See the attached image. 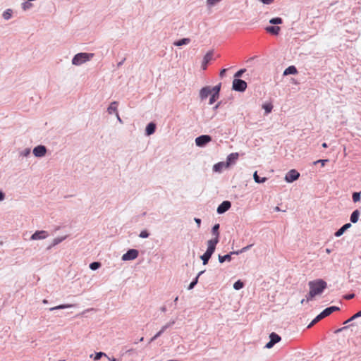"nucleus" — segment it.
Masks as SVG:
<instances>
[{"instance_id": "5", "label": "nucleus", "mask_w": 361, "mask_h": 361, "mask_svg": "<svg viewBox=\"0 0 361 361\" xmlns=\"http://www.w3.org/2000/svg\"><path fill=\"white\" fill-rule=\"evenodd\" d=\"M138 251L135 249H130L126 253L123 255L121 259L123 261H129L136 259L138 256Z\"/></svg>"}, {"instance_id": "31", "label": "nucleus", "mask_w": 361, "mask_h": 361, "mask_svg": "<svg viewBox=\"0 0 361 361\" xmlns=\"http://www.w3.org/2000/svg\"><path fill=\"white\" fill-rule=\"evenodd\" d=\"M262 109H264L265 114H268L272 111L273 105L270 103H266L262 104Z\"/></svg>"}, {"instance_id": "30", "label": "nucleus", "mask_w": 361, "mask_h": 361, "mask_svg": "<svg viewBox=\"0 0 361 361\" xmlns=\"http://www.w3.org/2000/svg\"><path fill=\"white\" fill-rule=\"evenodd\" d=\"M253 178L255 181L257 183H264L267 180V178H259V176L257 175V172L255 171L253 174Z\"/></svg>"}, {"instance_id": "22", "label": "nucleus", "mask_w": 361, "mask_h": 361, "mask_svg": "<svg viewBox=\"0 0 361 361\" xmlns=\"http://www.w3.org/2000/svg\"><path fill=\"white\" fill-rule=\"evenodd\" d=\"M360 216V212L359 210L356 209L350 215V221L353 224H355L357 222Z\"/></svg>"}, {"instance_id": "33", "label": "nucleus", "mask_w": 361, "mask_h": 361, "mask_svg": "<svg viewBox=\"0 0 361 361\" xmlns=\"http://www.w3.org/2000/svg\"><path fill=\"white\" fill-rule=\"evenodd\" d=\"M30 148H25L19 152V154L21 157H26L30 155Z\"/></svg>"}, {"instance_id": "59", "label": "nucleus", "mask_w": 361, "mask_h": 361, "mask_svg": "<svg viewBox=\"0 0 361 361\" xmlns=\"http://www.w3.org/2000/svg\"><path fill=\"white\" fill-rule=\"evenodd\" d=\"M204 272V270L203 271H201L198 273L197 276H196V278L199 279V277L203 274V273Z\"/></svg>"}, {"instance_id": "27", "label": "nucleus", "mask_w": 361, "mask_h": 361, "mask_svg": "<svg viewBox=\"0 0 361 361\" xmlns=\"http://www.w3.org/2000/svg\"><path fill=\"white\" fill-rule=\"evenodd\" d=\"M269 338L270 341H271L274 345L281 341V337L274 332L269 335Z\"/></svg>"}, {"instance_id": "46", "label": "nucleus", "mask_w": 361, "mask_h": 361, "mask_svg": "<svg viewBox=\"0 0 361 361\" xmlns=\"http://www.w3.org/2000/svg\"><path fill=\"white\" fill-rule=\"evenodd\" d=\"M163 334V332L161 331V330H160L159 332H157L149 341V343L154 341L155 339H157L158 337H159L161 334Z\"/></svg>"}, {"instance_id": "15", "label": "nucleus", "mask_w": 361, "mask_h": 361, "mask_svg": "<svg viewBox=\"0 0 361 361\" xmlns=\"http://www.w3.org/2000/svg\"><path fill=\"white\" fill-rule=\"evenodd\" d=\"M155 130H156L155 123H154L152 122L149 123L146 127L145 133L147 135H151L155 132Z\"/></svg>"}, {"instance_id": "29", "label": "nucleus", "mask_w": 361, "mask_h": 361, "mask_svg": "<svg viewBox=\"0 0 361 361\" xmlns=\"http://www.w3.org/2000/svg\"><path fill=\"white\" fill-rule=\"evenodd\" d=\"M73 306H74L73 305H70V304L60 305H58V306L49 308V311H54L55 310H61V309L70 308V307H72Z\"/></svg>"}, {"instance_id": "32", "label": "nucleus", "mask_w": 361, "mask_h": 361, "mask_svg": "<svg viewBox=\"0 0 361 361\" xmlns=\"http://www.w3.org/2000/svg\"><path fill=\"white\" fill-rule=\"evenodd\" d=\"M211 257H212L211 255H209L205 252L200 257V259L202 260V263L204 265H206L208 263Z\"/></svg>"}, {"instance_id": "57", "label": "nucleus", "mask_w": 361, "mask_h": 361, "mask_svg": "<svg viewBox=\"0 0 361 361\" xmlns=\"http://www.w3.org/2000/svg\"><path fill=\"white\" fill-rule=\"evenodd\" d=\"M355 319H353V316H352L350 319H348V320H346V321L344 322V324H348V323H349V322H352V321H353V320H355Z\"/></svg>"}, {"instance_id": "25", "label": "nucleus", "mask_w": 361, "mask_h": 361, "mask_svg": "<svg viewBox=\"0 0 361 361\" xmlns=\"http://www.w3.org/2000/svg\"><path fill=\"white\" fill-rule=\"evenodd\" d=\"M267 31L273 35H278L280 27L278 26H270L266 28Z\"/></svg>"}, {"instance_id": "53", "label": "nucleus", "mask_w": 361, "mask_h": 361, "mask_svg": "<svg viewBox=\"0 0 361 361\" xmlns=\"http://www.w3.org/2000/svg\"><path fill=\"white\" fill-rule=\"evenodd\" d=\"M5 199V193L0 190V202L4 201Z\"/></svg>"}, {"instance_id": "11", "label": "nucleus", "mask_w": 361, "mask_h": 361, "mask_svg": "<svg viewBox=\"0 0 361 361\" xmlns=\"http://www.w3.org/2000/svg\"><path fill=\"white\" fill-rule=\"evenodd\" d=\"M212 59V52L209 51L207 52L205 56L203 58L202 62V68L203 70H205L207 68L208 63Z\"/></svg>"}, {"instance_id": "62", "label": "nucleus", "mask_w": 361, "mask_h": 361, "mask_svg": "<svg viewBox=\"0 0 361 361\" xmlns=\"http://www.w3.org/2000/svg\"><path fill=\"white\" fill-rule=\"evenodd\" d=\"M322 147H324V148H326L328 146H327V144L326 142H324L322 144Z\"/></svg>"}, {"instance_id": "3", "label": "nucleus", "mask_w": 361, "mask_h": 361, "mask_svg": "<svg viewBox=\"0 0 361 361\" xmlns=\"http://www.w3.org/2000/svg\"><path fill=\"white\" fill-rule=\"evenodd\" d=\"M247 88V82L241 79L235 78L233 81V89L235 91L243 92Z\"/></svg>"}, {"instance_id": "41", "label": "nucleus", "mask_w": 361, "mask_h": 361, "mask_svg": "<svg viewBox=\"0 0 361 361\" xmlns=\"http://www.w3.org/2000/svg\"><path fill=\"white\" fill-rule=\"evenodd\" d=\"M149 233L146 230L142 231L139 235V236L142 238H147L149 237Z\"/></svg>"}, {"instance_id": "44", "label": "nucleus", "mask_w": 361, "mask_h": 361, "mask_svg": "<svg viewBox=\"0 0 361 361\" xmlns=\"http://www.w3.org/2000/svg\"><path fill=\"white\" fill-rule=\"evenodd\" d=\"M328 161H329V159H319L317 161H314L313 164H317L320 163V164H322V166H324L325 165V164Z\"/></svg>"}, {"instance_id": "18", "label": "nucleus", "mask_w": 361, "mask_h": 361, "mask_svg": "<svg viewBox=\"0 0 361 361\" xmlns=\"http://www.w3.org/2000/svg\"><path fill=\"white\" fill-rule=\"evenodd\" d=\"M117 106H118V102H111L109 106L107 109V112L109 114H112L114 113H115L116 114V112H118V111H117Z\"/></svg>"}, {"instance_id": "63", "label": "nucleus", "mask_w": 361, "mask_h": 361, "mask_svg": "<svg viewBox=\"0 0 361 361\" xmlns=\"http://www.w3.org/2000/svg\"><path fill=\"white\" fill-rule=\"evenodd\" d=\"M274 210L276 211V212H279V211H280V208L279 207H276L274 208Z\"/></svg>"}, {"instance_id": "60", "label": "nucleus", "mask_w": 361, "mask_h": 361, "mask_svg": "<svg viewBox=\"0 0 361 361\" xmlns=\"http://www.w3.org/2000/svg\"><path fill=\"white\" fill-rule=\"evenodd\" d=\"M204 272V270L203 271H201L198 273L197 276H196V278L199 279V277L203 274V273Z\"/></svg>"}, {"instance_id": "40", "label": "nucleus", "mask_w": 361, "mask_h": 361, "mask_svg": "<svg viewBox=\"0 0 361 361\" xmlns=\"http://www.w3.org/2000/svg\"><path fill=\"white\" fill-rule=\"evenodd\" d=\"M360 200V193L355 192L353 194V200L354 202H357Z\"/></svg>"}, {"instance_id": "47", "label": "nucleus", "mask_w": 361, "mask_h": 361, "mask_svg": "<svg viewBox=\"0 0 361 361\" xmlns=\"http://www.w3.org/2000/svg\"><path fill=\"white\" fill-rule=\"evenodd\" d=\"M218 98H219V96L213 94L209 99V104H212Z\"/></svg>"}, {"instance_id": "21", "label": "nucleus", "mask_w": 361, "mask_h": 361, "mask_svg": "<svg viewBox=\"0 0 361 361\" xmlns=\"http://www.w3.org/2000/svg\"><path fill=\"white\" fill-rule=\"evenodd\" d=\"M190 42V39L189 38H183L180 40L176 41L173 42L174 46L180 47L183 45H186L189 44Z\"/></svg>"}, {"instance_id": "45", "label": "nucleus", "mask_w": 361, "mask_h": 361, "mask_svg": "<svg viewBox=\"0 0 361 361\" xmlns=\"http://www.w3.org/2000/svg\"><path fill=\"white\" fill-rule=\"evenodd\" d=\"M245 72V69H240L235 73V78H238Z\"/></svg>"}, {"instance_id": "36", "label": "nucleus", "mask_w": 361, "mask_h": 361, "mask_svg": "<svg viewBox=\"0 0 361 361\" xmlns=\"http://www.w3.org/2000/svg\"><path fill=\"white\" fill-rule=\"evenodd\" d=\"M212 90V92H214L213 94L217 95V96H219V92H220V90H221V83H219V85L214 86V87L211 88Z\"/></svg>"}, {"instance_id": "24", "label": "nucleus", "mask_w": 361, "mask_h": 361, "mask_svg": "<svg viewBox=\"0 0 361 361\" xmlns=\"http://www.w3.org/2000/svg\"><path fill=\"white\" fill-rule=\"evenodd\" d=\"M66 236L63 237H58L53 240L52 243L49 246L48 249L51 248L52 247H54L55 245L59 244L62 241H63L66 239Z\"/></svg>"}, {"instance_id": "43", "label": "nucleus", "mask_w": 361, "mask_h": 361, "mask_svg": "<svg viewBox=\"0 0 361 361\" xmlns=\"http://www.w3.org/2000/svg\"><path fill=\"white\" fill-rule=\"evenodd\" d=\"M197 282H198V279L195 277V279L190 283L188 289V290L192 289L195 287V286L197 283Z\"/></svg>"}, {"instance_id": "28", "label": "nucleus", "mask_w": 361, "mask_h": 361, "mask_svg": "<svg viewBox=\"0 0 361 361\" xmlns=\"http://www.w3.org/2000/svg\"><path fill=\"white\" fill-rule=\"evenodd\" d=\"M12 14H13V11L11 9L8 8V9H6L5 11H4V13L2 14V17L4 18V20H8L10 18H11Z\"/></svg>"}, {"instance_id": "2", "label": "nucleus", "mask_w": 361, "mask_h": 361, "mask_svg": "<svg viewBox=\"0 0 361 361\" xmlns=\"http://www.w3.org/2000/svg\"><path fill=\"white\" fill-rule=\"evenodd\" d=\"M94 56L92 53H78L74 56L72 59V63L75 66H80L88 61Z\"/></svg>"}, {"instance_id": "7", "label": "nucleus", "mask_w": 361, "mask_h": 361, "mask_svg": "<svg viewBox=\"0 0 361 361\" xmlns=\"http://www.w3.org/2000/svg\"><path fill=\"white\" fill-rule=\"evenodd\" d=\"M300 176V173L295 169L289 171L285 176V180L288 183H292L296 180Z\"/></svg>"}, {"instance_id": "52", "label": "nucleus", "mask_w": 361, "mask_h": 361, "mask_svg": "<svg viewBox=\"0 0 361 361\" xmlns=\"http://www.w3.org/2000/svg\"><path fill=\"white\" fill-rule=\"evenodd\" d=\"M359 317H361V310L355 313L354 315H353V319H357Z\"/></svg>"}, {"instance_id": "64", "label": "nucleus", "mask_w": 361, "mask_h": 361, "mask_svg": "<svg viewBox=\"0 0 361 361\" xmlns=\"http://www.w3.org/2000/svg\"><path fill=\"white\" fill-rule=\"evenodd\" d=\"M219 103H218V104H217L214 107V109H218V108H219Z\"/></svg>"}, {"instance_id": "14", "label": "nucleus", "mask_w": 361, "mask_h": 361, "mask_svg": "<svg viewBox=\"0 0 361 361\" xmlns=\"http://www.w3.org/2000/svg\"><path fill=\"white\" fill-rule=\"evenodd\" d=\"M352 226L351 224L347 223L344 224L341 228H339L336 233L335 236L336 237H340L341 236L343 233L348 228H350Z\"/></svg>"}, {"instance_id": "54", "label": "nucleus", "mask_w": 361, "mask_h": 361, "mask_svg": "<svg viewBox=\"0 0 361 361\" xmlns=\"http://www.w3.org/2000/svg\"><path fill=\"white\" fill-rule=\"evenodd\" d=\"M194 220L196 222L197 227L200 228L201 224V219L198 218H195Z\"/></svg>"}, {"instance_id": "20", "label": "nucleus", "mask_w": 361, "mask_h": 361, "mask_svg": "<svg viewBox=\"0 0 361 361\" xmlns=\"http://www.w3.org/2000/svg\"><path fill=\"white\" fill-rule=\"evenodd\" d=\"M235 255V253H232L231 252L229 254H227L226 255L221 256L219 255V261L220 263H224L226 261L230 262L231 260V255Z\"/></svg>"}, {"instance_id": "17", "label": "nucleus", "mask_w": 361, "mask_h": 361, "mask_svg": "<svg viewBox=\"0 0 361 361\" xmlns=\"http://www.w3.org/2000/svg\"><path fill=\"white\" fill-rule=\"evenodd\" d=\"M227 167L228 166L225 162H219L214 165L213 170L215 172H221L223 170V169L227 168Z\"/></svg>"}, {"instance_id": "9", "label": "nucleus", "mask_w": 361, "mask_h": 361, "mask_svg": "<svg viewBox=\"0 0 361 361\" xmlns=\"http://www.w3.org/2000/svg\"><path fill=\"white\" fill-rule=\"evenodd\" d=\"M32 152L36 157H43L47 153V148L44 145H38L33 149Z\"/></svg>"}, {"instance_id": "1", "label": "nucleus", "mask_w": 361, "mask_h": 361, "mask_svg": "<svg viewBox=\"0 0 361 361\" xmlns=\"http://www.w3.org/2000/svg\"><path fill=\"white\" fill-rule=\"evenodd\" d=\"M312 296H316L323 293L326 288L327 283L322 279L311 281L308 283Z\"/></svg>"}, {"instance_id": "50", "label": "nucleus", "mask_w": 361, "mask_h": 361, "mask_svg": "<svg viewBox=\"0 0 361 361\" xmlns=\"http://www.w3.org/2000/svg\"><path fill=\"white\" fill-rule=\"evenodd\" d=\"M319 320L317 319V317H315L312 321V322L308 325V328H310L311 326H312L314 324H315L317 322H318Z\"/></svg>"}, {"instance_id": "23", "label": "nucleus", "mask_w": 361, "mask_h": 361, "mask_svg": "<svg viewBox=\"0 0 361 361\" xmlns=\"http://www.w3.org/2000/svg\"><path fill=\"white\" fill-rule=\"evenodd\" d=\"M297 69L294 66H290L285 69L283 72L284 75H288L290 74H295L297 73Z\"/></svg>"}, {"instance_id": "8", "label": "nucleus", "mask_w": 361, "mask_h": 361, "mask_svg": "<svg viewBox=\"0 0 361 361\" xmlns=\"http://www.w3.org/2000/svg\"><path fill=\"white\" fill-rule=\"evenodd\" d=\"M49 235L46 231H37L30 237L32 240H43L47 238Z\"/></svg>"}, {"instance_id": "34", "label": "nucleus", "mask_w": 361, "mask_h": 361, "mask_svg": "<svg viewBox=\"0 0 361 361\" xmlns=\"http://www.w3.org/2000/svg\"><path fill=\"white\" fill-rule=\"evenodd\" d=\"M243 286H244V284L240 280L237 281L233 284V288L235 290H240V289L243 288Z\"/></svg>"}, {"instance_id": "49", "label": "nucleus", "mask_w": 361, "mask_h": 361, "mask_svg": "<svg viewBox=\"0 0 361 361\" xmlns=\"http://www.w3.org/2000/svg\"><path fill=\"white\" fill-rule=\"evenodd\" d=\"M274 345V343L271 341H269L265 345L267 348H271Z\"/></svg>"}, {"instance_id": "58", "label": "nucleus", "mask_w": 361, "mask_h": 361, "mask_svg": "<svg viewBox=\"0 0 361 361\" xmlns=\"http://www.w3.org/2000/svg\"><path fill=\"white\" fill-rule=\"evenodd\" d=\"M116 117H117V119L118 121L120 122V123H122V120L121 118H120L119 115H118V113L116 112Z\"/></svg>"}, {"instance_id": "37", "label": "nucleus", "mask_w": 361, "mask_h": 361, "mask_svg": "<svg viewBox=\"0 0 361 361\" xmlns=\"http://www.w3.org/2000/svg\"><path fill=\"white\" fill-rule=\"evenodd\" d=\"M252 246V245H249L246 247H244L243 248H242L241 250H238V251H233L232 253H235V255H239L240 253H243L247 250H248Z\"/></svg>"}, {"instance_id": "61", "label": "nucleus", "mask_w": 361, "mask_h": 361, "mask_svg": "<svg viewBox=\"0 0 361 361\" xmlns=\"http://www.w3.org/2000/svg\"><path fill=\"white\" fill-rule=\"evenodd\" d=\"M109 360V361H119L118 360L114 358V357H112V358H110V357H108Z\"/></svg>"}, {"instance_id": "6", "label": "nucleus", "mask_w": 361, "mask_h": 361, "mask_svg": "<svg viewBox=\"0 0 361 361\" xmlns=\"http://www.w3.org/2000/svg\"><path fill=\"white\" fill-rule=\"evenodd\" d=\"M219 243V240H216V238H214L212 239H210L207 241V249L205 252V253L212 255L213 253L215 251L216 245Z\"/></svg>"}, {"instance_id": "39", "label": "nucleus", "mask_w": 361, "mask_h": 361, "mask_svg": "<svg viewBox=\"0 0 361 361\" xmlns=\"http://www.w3.org/2000/svg\"><path fill=\"white\" fill-rule=\"evenodd\" d=\"M174 324H175V321L174 320L171 321L169 323L166 324L165 325H164L161 327V331L164 333L168 328L171 327Z\"/></svg>"}, {"instance_id": "56", "label": "nucleus", "mask_w": 361, "mask_h": 361, "mask_svg": "<svg viewBox=\"0 0 361 361\" xmlns=\"http://www.w3.org/2000/svg\"><path fill=\"white\" fill-rule=\"evenodd\" d=\"M317 319L320 321L323 318H324V316L323 315L322 312H321L319 314H318L317 317Z\"/></svg>"}, {"instance_id": "4", "label": "nucleus", "mask_w": 361, "mask_h": 361, "mask_svg": "<svg viewBox=\"0 0 361 361\" xmlns=\"http://www.w3.org/2000/svg\"><path fill=\"white\" fill-rule=\"evenodd\" d=\"M212 141V137L208 135H200L195 139L197 146L202 147Z\"/></svg>"}, {"instance_id": "19", "label": "nucleus", "mask_w": 361, "mask_h": 361, "mask_svg": "<svg viewBox=\"0 0 361 361\" xmlns=\"http://www.w3.org/2000/svg\"><path fill=\"white\" fill-rule=\"evenodd\" d=\"M222 0H207L206 6L208 10H211L213 7L219 4Z\"/></svg>"}, {"instance_id": "10", "label": "nucleus", "mask_w": 361, "mask_h": 361, "mask_svg": "<svg viewBox=\"0 0 361 361\" xmlns=\"http://www.w3.org/2000/svg\"><path fill=\"white\" fill-rule=\"evenodd\" d=\"M231 207V203L229 201H224L217 208V213L219 214H224L228 211Z\"/></svg>"}, {"instance_id": "55", "label": "nucleus", "mask_w": 361, "mask_h": 361, "mask_svg": "<svg viewBox=\"0 0 361 361\" xmlns=\"http://www.w3.org/2000/svg\"><path fill=\"white\" fill-rule=\"evenodd\" d=\"M226 71H227V69H226V68L222 69V70L221 71L220 74H219V75H220V77H221V78H223V77L224 76L225 73H226Z\"/></svg>"}, {"instance_id": "42", "label": "nucleus", "mask_w": 361, "mask_h": 361, "mask_svg": "<svg viewBox=\"0 0 361 361\" xmlns=\"http://www.w3.org/2000/svg\"><path fill=\"white\" fill-rule=\"evenodd\" d=\"M102 356H106V355L102 352L97 353L94 357V360H99Z\"/></svg>"}, {"instance_id": "48", "label": "nucleus", "mask_w": 361, "mask_h": 361, "mask_svg": "<svg viewBox=\"0 0 361 361\" xmlns=\"http://www.w3.org/2000/svg\"><path fill=\"white\" fill-rule=\"evenodd\" d=\"M31 6V4L28 2H24L22 4V8L24 11L28 9Z\"/></svg>"}, {"instance_id": "35", "label": "nucleus", "mask_w": 361, "mask_h": 361, "mask_svg": "<svg viewBox=\"0 0 361 361\" xmlns=\"http://www.w3.org/2000/svg\"><path fill=\"white\" fill-rule=\"evenodd\" d=\"M100 267H101V263H100V262H92V263L90 264V268L92 270H97V269H98Z\"/></svg>"}, {"instance_id": "16", "label": "nucleus", "mask_w": 361, "mask_h": 361, "mask_svg": "<svg viewBox=\"0 0 361 361\" xmlns=\"http://www.w3.org/2000/svg\"><path fill=\"white\" fill-rule=\"evenodd\" d=\"M337 310H339V307H336V306H331V307L326 308L322 312L323 315L324 316V317H326L330 315L334 312L337 311Z\"/></svg>"}, {"instance_id": "12", "label": "nucleus", "mask_w": 361, "mask_h": 361, "mask_svg": "<svg viewBox=\"0 0 361 361\" xmlns=\"http://www.w3.org/2000/svg\"><path fill=\"white\" fill-rule=\"evenodd\" d=\"M212 93V90L209 86L202 87L200 92V97L201 99H206Z\"/></svg>"}, {"instance_id": "51", "label": "nucleus", "mask_w": 361, "mask_h": 361, "mask_svg": "<svg viewBox=\"0 0 361 361\" xmlns=\"http://www.w3.org/2000/svg\"><path fill=\"white\" fill-rule=\"evenodd\" d=\"M314 297V296H312L311 291L310 290L309 293L306 295V300L307 302L312 300Z\"/></svg>"}, {"instance_id": "13", "label": "nucleus", "mask_w": 361, "mask_h": 361, "mask_svg": "<svg viewBox=\"0 0 361 361\" xmlns=\"http://www.w3.org/2000/svg\"><path fill=\"white\" fill-rule=\"evenodd\" d=\"M239 154L237 152L230 154L226 159V164L228 167L229 165L232 163L235 162V161L238 159Z\"/></svg>"}, {"instance_id": "26", "label": "nucleus", "mask_w": 361, "mask_h": 361, "mask_svg": "<svg viewBox=\"0 0 361 361\" xmlns=\"http://www.w3.org/2000/svg\"><path fill=\"white\" fill-rule=\"evenodd\" d=\"M219 224H215L212 227V235L214 236V238H216V240H219Z\"/></svg>"}, {"instance_id": "38", "label": "nucleus", "mask_w": 361, "mask_h": 361, "mask_svg": "<svg viewBox=\"0 0 361 361\" xmlns=\"http://www.w3.org/2000/svg\"><path fill=\"white\" fill-rule=\"evenodd\" d=\"M269 23L271 24H274V25H278V24H281L282 23V19L281 18H271L270 20H269Z\"/></svg>"}]
</instances>
